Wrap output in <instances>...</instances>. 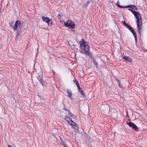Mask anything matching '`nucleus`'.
Segmentation results:
<instances>
[{"instance_id":"nucleus-25","label":"nucleus","mask_w":147,"mask_h":147,"mask_svg":"<svg viewBox=\"0 0 147 147\" xmlns=\"http://www.w3.org/2000/svg\"><path fill=\"white\" fill-rule=\"evenodd\" d=\"M74 82L76 84H77L78 83V81L76 79H74Z\"/></svg>"},{"instance_id":"nucleus-11","label":"nucleus","mask_w":147,"mask_h":147,"mask_svg":"<svg viewBox=\"0 0 147 147\" xmlns=\"http://www.w3.org/2000/svg\"><path fill=\"white\" fill-rule=\"evenodd\" d=\"M122 23L123 25V26L125 27H126V28L127 29L130 26L128 25L124 21H122Z\"/></svg>"},{"instance_id":"nucleus-13","label":"nucleus","mask_w":147,"mask_h":147,"mask_svg":"<svg viewBox=\"0 0 147 147\" xmlns=\"http://www.w3.org/2000/svg\"><path fill=\"white\" fill-rule=\"evenodd\" d=\"M60 140L61 142H60V144L61 145L63 146L64 147H67L66 145V144H65V143L63 142V140L61 139Z\"/></svg>"},{"instance_id":"nucleus-30","label":"nucleus","mask_w":147,"mask_h":147,"mask_svg":"<svg viewBox=\"0 0 147 147\" xmlns=\"http://www.w3.org/2000/svg\"><path fill=\"white\" fill-rule=\"evenodd\" d=\"M78 89L79 91L81 90L82 89L80 87V86H79V87H78Z\"/></svg>"},{"instance_id":"nucleus-37","label":"nucleus","mask_w":147,"mask_h":147,"mask_svg":"<svg viewBox=\"0 0 147 147\" xmlns=\"http://www.w3.org/2000/svg\"><path fill=\"white\" fill-rule=\"evenodd\" d=\"M37 52H38V48H37Z\"/></svg>"},{"instance_id":"nucleus-5","label":"nucleus","mask_w":147,"mask_h":147,"mask_svg":"<svg viewBox=\"0 0 147 147\" xmlns=\"http://www.w3.org/2000/svg\"><path fill=\"white\" fill-rule=\"evenodd\" d=\"M65 120L67 121L70 125H72L73 123L74 122L72 121L71 119L67 116H66L65 117Z\"/></svg>"},{"instance_id":"nucleus-26","label":"nucleus","mask_w":147,"mask_h":147,"mask_svg":"<svg viewBox=\"0 0 147 147\" xmlns=\"http://www.w3.org/2000/svg\"><path fill=\"white\" fill-rule=\"evenodd\" d=\"M132 33L133 34V35H134V37H136V32L135 31H134Z\"/></svg>"},{"instance_id":"nucleus-10","label":"nucleus","mask_w":147,"mask_h":147,"mask_svg":"<svg viewBox=\"0 0 147 147\" xmlns=\"http://www.w3.org/2000/svg\"><path fill=\"white\" fill-rule=\"evenodd\" d=\"M18 20H17L15 22L14 26L13 27V29L14 30H15L17 29L18 27Z\"/></svg>"},{"instance_id":"nucleus-39","label":"nucleus","mask_w":147,"mask_h":147,"mask_svg":"<svg viewBox=\"0 0 147 147\" xmlns=\"http://www.w3.org/2000/svg\"><path fill=\"white\" fill-rule=\"evenodd\" d=\"M146 105H147V103H146Z\"/></svg>"},{"instance_id":"nucleus-23","label":"nucleus","mask_w":147,"mask_h":147,"mask_svg":"<svg viewBox=\"0 0 147 147\" xmlns=\"http://www.w3.org/2000/svg\"><path fill=\"white\" fill-rule=\"evenodd\" d=\"M137 30L138 33L139 34V35H141V34L140 33V28H137Z\"/></svg>"},{"instance_id":"nucleus-36","label":"nucleus","mask_w":147,"mask_h":147,"mask_svg":"<svg viewBox=\"0 0 147 147\" xmlns=\"http://www.w3.org/2000/svg\"><path fill=\"white\" fill-rule=\"evenodd\" d=\"M19 34V32H18L17 33V35H16V36H17Z\"/></svg>"},{"instance_id":"nucleus-16","label":"nucleus","mask_w":147,"mask_h":147,"mask_svg":"<svg viewBox=\"0 0 147 147\" xmlns=\"http://www.w3.org/2000/svg\"><path fill=\"white\" fill-rule=\"evenodd\" d=\"M68 114L69 116L71 117H75V115L72 113L70 111H68Z\"/></svg>"},{"instance_id":"nucleus-24","label":"nucleus","mask_w":147,"mask_h":147,"mask_svg":"<svg viewBox=\"0 0 147 147\" xmlns=\"http://www.w3.org/2000/svg\"><path fill=\"white\" fill-rule=\"evenodd\" d=\"M132 6V5H127L126 6H123V8H128V7L131 8Z\"/></svg>"},{"instance_id":"nucleus-15","label":"nucleus","mask_w":147,"mask_h":147,"mask_svg":"<svg viewBox=\"0 0 147 147\" xmlns=\"http://www.w3.org/2000/svg\"><path fill=\"white\" fill-rule=\"evenodd\" d=\"M90 2V1H88L86 3L84 4L83 5V7L85 8L87 7L88 5V4Z\"/></svg>"},{"instance_id":"nucleus-17","label":"nucleus","mask_w":147,"mask_h":147,"mask_svg":"<svg viewBox=\"0 0 147 147\" xmlns=\"http://www.w3.org/2000/svg\"><path fill=\"white\" fill-rule=\"evenodd\" d=\"M119 7L122 8H123V6H122L120 5L118 1H117L116 4Z\"/></svg>"},{"instance_id":"nucleus-20","label":"nucleus","mask_w":147,"mask_h":147,"mask_svg":"<svg viewBox=\"0 0 147 147\" xmlns=\"http://www.w3.org/2000/svg\"><path fill=\"white\" fill-rule=\"evenodd\" d=\"M81 93V94L83 96H84L85 95V93L84 92L82 91V89L81 90L79 91Z\"/></svg>"},{"instance_id":"nucleus-7","label":"nucleus","mask_w":147,"mask_h":147,"mask_svg":"<svg viewBox=\"0 0 147 147\" xmlns=\"http://www.w3.org/2000/svg\"><path fill=\"white\" fill-rule=\"evenodd\" d=\"M122 58L125 61L131 63L132 62V60L129 56H124L122 57Z\"/></svg>"},{"instance_id":"nucleus-34","label":"nucleus","mask_w":147,"mask_h":147,"mask_svg":"<svg viewBox=\"0 0 147 147\" xmlns=\"http://www.w3.org/2000/svg\"><path fill=\"white\" fill-rule=\"evenodd\" d=\"M117 82L118 83H120L119 80H117Z\"/></svg>"},{"instance_id":"nucleus-6","label":"nucleus","mask_w":147,"mask_h":147,"mask_svg":"<svg viewBox=\"0 0 147 147\" xmlns=\"http://www.w3.org/2000/svg\"><path fill=\"white\" fill-rule=\"evenodd\" d=\"M72 126L74 131L76 132H79L78 126V125L74 122L73 123L72 125H71Z\"/></svg>"},{"instance_id":"nucleus-22","label":"nucleus","mask_w":147,"mask_h":147,"mask_svg":"<svg viewBox=\"0 0 147 147\" xmlns=\"http://www.w3.org/2000/svg\"><path fill=\"white\" fill-rule=\"evenodd\" d=\"M131 8V9H134V10H137V8L134 5H132Z\"/></svg>"},{"instance_id":"nucleus-35","label":"nucleus","mask_w":147,"mask_h":147,"mask_svg":"<svg viewBox=\"0 0 147 147\" xmlns=\"http://www.w3.org/2000/svg\"><path fill=\"white\" fill-rule=\"evenodd\" d=\"M52 71L53 72V74H54V73H55V72L53 70H52Z\"/></svg>"},{"instance_id":"nucleus-12","label":"nucleus","mask_w":147,"mask_h":147,"mask_svg":"<svg viewBox=\"0 0 147 147\" xmlns=\"http://www.w3.org/2000/svg\"><path fill=\"white\" fill-rule=\"evenodd\" d=\"M67 94L68 95V96L69 98H70L71 97V96L72 95V94L71 93V91L69 90H67Z\"/></svg>"},{"instance_id":"nucleus-18","label":"nucleus","mask_w":147,"mask_h":147,"mask_svg":"<svg viewBox=\"0 0 147 147\" xmlns=\"http://www.w3.org/2000/svg\"><path fill=\"white\" fill-rule=\"evenodd\" d=\"M92 61L93 62L94 64L96 65V66H97L98 65V63L96 61V60L95 59H92Z\"/></svg>"},{"instance_id":"nucleus-4","label":"nucleus","mask_w":147,"mask_h":147,"mask_svg":"<svg viewBox=\"0 0 147 147\" xmlns=\"http://www.w3.org/2000/svg\"><path fill=\"white\" fill-rule=\"evenodd\" d=\"M128 10L131 11L135 16L136 18L138 17H141V15L137 11H134L131 9H129Z\"/></svg>"},{"instance_id":"nucleus-29","label":"nucleus","mask_w":147,"mask_h":147,"mask_svg":"<svg viewBox=\"0 0 147 147\" xmlns=\"http://www.w3.org/2000/svg\"><path fill=\"white\" fill-rule=\"evenodd\" d=\"M118 84H119V86L120 87V88H122V86H121V83H118Z\"/></svg>"},{"instance_id":"nucleus-9","label":"nucleus","mask_w":147,"mask_h":147,"mask_svg":"<svg viewBox=\"0 0 147 147\" xmlns=\"http://www.w3.org/2000/svg\"><path fill=\"white\" fill-rule=\"evenodd\" d=\"M38 80H39L42 85L43 86L44 84L43 83V80H42V76H39L37 77Z\"/></svg>"},{"instance_id":"nucleus-3","label":"nucleus","mask_w":147,"mask_h":147,"mask_svg":"<svg viewBox=\"0 0 147 147\" xmlns=\"http://www.w3.org/2000/svg\"><path fill=\"white\" fill-rule=\"evenodd\" d=\"M42 19L43 20L47 23L48 25L51 26L52 22L51 20L48 17H46L45 16H42Z\"/></svg>"},{"instance_id":"nucleus-2","label":"nucleus","mask_w":147,"mask_h":147,"mask_svg":"<svg viewBox=\"0 0 147 147\" xmlns=\"http://www.w3.org/2000/svg\"><path fill=\"white\" fill-rule=\"evenodd\" d=\"M65 26L67 27H70L72 29H74L75 27V25L74 22L70 20H68L64 24Z\"/></svg>"},{"instance_id":"nucleus-28","label":"nucleus","mask_w":147,"mask_h":147,"mask_svg":"<svg viewBox=\"0 0 147 147\" xmlns=\"http://www.w3.org/2000/svg\"><path fill=\"white\" fill-rule=\"evenodd\" d=\"M18 25L19 26H20L21 24V22L20 21H18Z\"/></svg>"},{"instance_id":"nucleus-1","label":"nucleus","mask_w":147,"mask_h":147,"mask_svg":"<svg viewBox=\"0 0 147 147\" xmlns=\"http://www.w3.org/2000/svg\"><path fill=\"white\" fill-rule=\"evenodd\" d=\"M80 47L81 50L84 51L87 55L89 56H91V54L89 51V46L86 43L83 42L82 44L80 45Z\"/></svg>"},{"instance_id":"nucleus-8","label":"nucleus","mask_w":147,"mask_h":147,"mask_svg":"<svg viewBox=\"0 0 147 147\" xmlns=\"http://www.w3.org/2000/svg\"><path fill=\"white\" fill-rule=\"evenodd\" d=\"M140 18H141V17H138L137 18H136V22L137 26V28H140V27L141 26V24H140V26L139 25V22L140 20Z\"/></svg>"},{"instance_id":"nucleus-21","label":"nucleus","mask_w":147,"mask_h":147,"mask_svg":"<svg viewBox=\"0 0 147 147\" xmlns=\"http://www.w3.org/2000/svg\"><path fill=\"white\" fill-rule=\"evenodd\" d=\"M132 33L134 31V30L130 26L128 28Z\"/></svg>"},{"instance_id":"nucleus-33","label":"nucleus","mask_w":147,"mask_h":147,"mask_svg":"<svg viewBox=\"0 0 147 147\" xmlns=\"http://www.w3.org/2000/svg\"><path fill=\"white\" fill-rule=\"evenodd\" d=\"M76 86H77V87H79V86H79V83H78L77 84H76Z\"/></svg>"},{"instance_id":"nucleus-38","label":"nucleus","mask_w":147,"mask_h":147,"mask_svg":"<svg viewBox=\"0 0 147 147\" xmlns=\"http://www.w3.org/2000/svg\"><path fill=\"white\" fill-rule=\"evenodd\" d=\"M63 105H64V107L65 106V105L64 104H63Z\"/></svg>"},{"instance_id":"nucleus-14","label":"nucleus","mask_w":147,"mask_h":147,"mask_svg":"<svg viewBox=\"0 0 147 147\" xmlns=\"http://www.w3.org/2000/svg\"><path fill=\"white\" fill-rule=\"evenodd\" d=\"M133 129H135L137 131L138 129V127L136 126V125L134 123L132 127Z\"/></svg>"},{"instance_id":"nucleus-32","label":"nucleus","mask_w":147,"mask_h":147,"mask_svg":"<svg viewBox=\"0 0 147 147\" xmlns=\"http://www.w3.org/2000/svg\"><path fill=\"white\" fill-rule=\"evenodd\" d=\"M63 110H65V111H67V109L66 108H65L64 107L63 108Z\"/></svg>"},{"instance_id":"nucleus-19","label":"nucleus","mask_w":147,"mask_h":147,"mask_svg":"<svg viewBox=\"0 0 147 147\" xmlns=\"http://www.w3.org/2000/svg\"><path fill=\"white\" fill-rule=\"evenodd\" d=\"M133 124L134 123L132 122H129L127 123V124L130 127H132Z\"/></svg>"},{"instance_id":"nucleus-27","label":"nucleus","mask_w":147,"mask_h":147,"mask_svg":"<svg viewBox=\"0 0 147 147\" xmlns=\"http://www.w3.org/2000/svg\"><path fill=\"white\" fill-rule=\"evenodd\" d=\"M57 17L58 18H60L61 17V15L59 13L57 16Z\"/></svg>"},{"instance_id":"nucleus-31","label":"nucleus","mask_w":147,"mask_h":147,"mask_svg":"<svg viewBox=\"0 0 147 147\" xmlns=\"http://www.w3.org/2000/svg\"><path fill=\"white\" fill-rule=\"evenodd\" d=\"M135 39L136 42H137V36L136 37H134Z\"/></svg>"}]
</instances>
